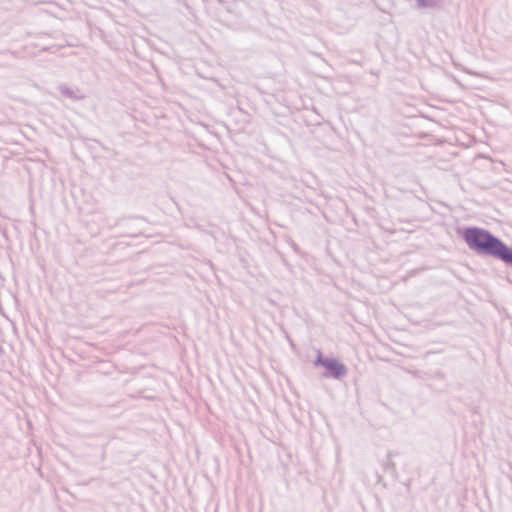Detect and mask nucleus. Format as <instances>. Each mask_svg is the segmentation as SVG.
Returning a JSON list of instances; mask_svg holds the SVG:
<instances>
[{
	"label": "nucleus",
	"instance_id": "obj_1",
	"mask_svg": "<svg viewBox=\"0 0 512 512\" xmlns=\"http://www.w3.org/2000/svg\"><path fill=\"white\" fill-rule=\"evenodd\" d=\"M463 238L471 249L490 254L512 264V249L488 231L480 228H467L463 231Z\"/></svg>",
	"mask_w": 512,
	"mask_h": 512
},
{
	"label": "nucleus",
	"instance_id": "obj_2",
	"mask_svg": "<svg viewBox=\"0 0 512 512\" xmlns=\"http://www.w3.org/2000/svg\"><path fill=\"white\" fill-rule=\"evenodd\" d=\"M316 364L322 365L329 371V374L335 378H340L346 373V368L343 364L339 363L335 359H317Z\"/></svg>",
	"mask_w": 512,
	"mask_h": 512
}]
</instances>
